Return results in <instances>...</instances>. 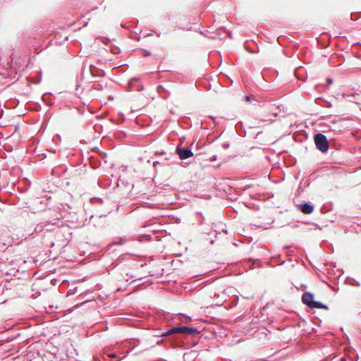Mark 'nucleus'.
Wrapping results in <instances>:
<instances>
[{"label":"nucleus","mask_w":361,"mask_h":361,"mask_svg":"<svg viewBox=\"0 0 361 361\" xmlns=\"http://www.w3.org/2000/svg\"><path fill=\"white\" fill-rule=\"evenodd\" d=\"M173 334H185L190 335H195L199 334V331L193 327L181 326V327H173L168 331L163 334L162 336H167Z\"/></svg>","instance_id":"nucleus-1"},{"label":"nucleus","mask_w":361,"mask_h":361,"mask_svg":"<svg viewBox=\"0 0 361 361\" xmlns=\"http://www.w3.org/2000/svg\"><path fill=\"white\" fill-rule=\"evenodd\" d=\"M314 142L317 148L322 152H326L329 149V145L326 137L322 134L317 133L314 137Z\"/></svg>","instance_id":"nucleus-2"},{"label":"nucleus","mask_w":361,"mask_h":361,"mask_svg":"<svg viewBox=\"0 0 361 361\" xmlns=\"http://www.w3.org/2000/svg\"><path fill=\"white\" fill-rule=\"evenodd\" d=\"M176 152L178 154L180 159H185L192 157L193 153L191 149L188 148H183L179 146L176 148Z\"/></svg>","instance_id":"nucleus-3"},{"label":"nucleus","mask_w":361,"mask_h":361,"mask_svg":"<svg viewBox=\"0 0 361 361\" xmlns=\"http://www.w3.org/2000/svg\"><path fill=\"white\" fill-rule=\"evenodd\" d=\"M302 302L310 307L314 301V295L312 293L305 292L302 296Z\"/></svg>","instance_id":"nucleus-4"},{"label":"nucleus","mask_w":361,"mask_h":361,"mask_svg":"<svg viewBox=\"0 0 361 361\" xmlns=\"http://www.w3.org/2000/svg\"><path fill=\"white\" fill-rule=\"evenodd\" d=\"M299 208L301 210V212L304 214H310L311 213H312L313 210H314V206L310 203H303V204H299Z\"/></svg>","instance_id":"nucleus-5"},{"label":"nucleus","mask_w":361,"mask_h":361,"mask_svg":"<svg viewBox=\"0 0 361 361\" xmlns=\"http://www.w3.org/2000/svg\"><path fill=\"white\" fill-rule=\"evenodd\" d=\"M310 308H319L324 310H328V307L320 302L313 301V303L310 306Z\"/></svg>","instance_id":"nucleus-6"},{"label":"nucleus","mask_w":361,"mask_h":361,"mask_svg":"<svg viewBox=\"0 0 361 361\" xmlns=\"http://www.w3.org/2000/svg\"><path fill=\"white\" fill-rule=\"evenodd\" d=\"M139 81V78H134L133 79H131L129 82V86L130 87V89H133V85Z\"/></svg>","instance_id":"nucleus-7"},{"label":"nucleus","mask_w":361,"mask_h":361,"mask_svg":"<svg viewBox=\"0 0 361 361\" xmlns=\"http://www.w3.org/2000/svg\"><path fill=\"white\" fill-rule=\"evenodd\" d=\"M327 82H328V85H331L333 82V80L331 78H328Z\"/></svg>","instance_id":"nucleus-8"},{"label":"nucleus","mask_w":361,"mask_h":361,"mask_svg":"<svg viewBox=\"0 0 361 361\" xmlns=\"http://www.w3.org/2000/svg\"><path fill=\"white\" fill-rule=\"evenodd\" d=\"M109 356L111 358H114L116 357V354L114 353H111V354H109Z\"/></svg>","instance_id":"nucleus-9"},{"label":"nucleus","mask_w":361,"mask_h":361,"mask_svg":"<svg viewBox=\"0 0 361 361\" xmlns=\"http://www.w3.org/2000/svg\"><path fill=\"white\" fill-rule=\"evenodd\" d=\"M245 99H246L247 101H250V96H246V97H245Z\"/></svg>","instance_id":"nucleus-10"},{"label":"nucleus","mask_w":361,"mask_h":361,"mask_svg":"<svg viewBox=\"0 0 361 361\" xmlns=\"http://www.w3.org/2000/svg\"><path fill=\"white\" fill-rule=\"evenodd\" d=\"M220 32H226L225 29H220Z\"/></svg>","instance_id":"nucleus-11"},{"label":"nucleus","mask_w":361,"mask_h":361,"mask_svg":"<svg viewBox=\"0 0 361 361\" xmlns=\"http://www.w3.org/2000/svg\"><path fill=\"white\" fill-rule=\"evenodd\" d=\"M156 35H157L158 37H159V36H160V33H159H159H158V32H156Z\"/></svg>","instance_id":"nucleus-12"},{"label":"nucleus","mask_w":361,"mask_h":361,"mask_svg":"<svg viewBox=\"0 0 361 361\" xmlns=\"http://www.w3.org/2000/svg\"><path fill=\"white\" fill-rule=\"evenodd\" d=\"M140 90H141V89H140V88H139V87L136 89V90H137V91H140Z\"/></svg>","instance_id":"nucleus-13"}]
</instances>
